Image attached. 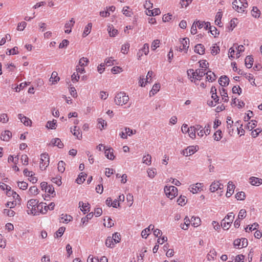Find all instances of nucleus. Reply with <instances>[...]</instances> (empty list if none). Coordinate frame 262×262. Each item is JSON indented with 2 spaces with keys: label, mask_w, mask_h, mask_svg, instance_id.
Masks as SVG:
<instances>
[{
  "label": "nucleus",
  "mask_w": 262,
  "mask_h": 262,
  "mask_svg": "<svg viewBox=\"0 0 262 262\" xmlns=\"http://www.w3.org/2000/svg\"><path fill=\"white\" fill-rule=\"evenodd\" d=\"M44 205L36 199H31L28 202L27 207L31 213H43Z\"/></svg>",
  "instance_id": "nucleus-1"
},
{
  "label": "nucleus",
  "mask_w": 262,
  "mask_h": 262,
  "mask_svg": "<svg viewBox=\"0 0 262 262\" xmlns=\"http://www.w3.org/2000/svg\"><path fill=\"white\" fill-rule=\"evenodd\" d=\"M205 70L198 69L195 71L193 69H189L187 71V74L192 82L196 84V82H199L202 77L205 75Z\"/></svg>",
  "instance_id": "nucleus-2"
},
{
  "label": "nucleus",
  "mask_w": 262,
  "mask_h": 262,
  "mask_svg": "<svg viewBox=\"0 0 262 262\" xmlns=\"http://www.w3.org/2000/svg\"><path fill=\"white\" fill-rule=\"evenodd\" d=\"M129 97L124 92H119L116 93L114 98L115 103L119 106H122L127 103Z\"/></svg>",
  "instance_id": "nucleus-3"
},
{
  "label": "nucleus",
  "mask_w": 262,
  "mask_h": 262,
  "mask_svg": "<svg viewBox=\"0 0 262 262\" xmlns=\"http://www.w3.org/2000/svg\"><path fill=\"white\" fill-rule=\"evenodd\" d=\"M189 48V39L184 38L179 39V45L176 47V50L181 53H187Z\"/></svg>",
  "instance_id": "nucleus-4"
},
{
  "label": "nucleus",
  "mask_w": 262,
  "mask_h": 262,
  "mask_svg": "<svg viewBox=\"0 0 262 262\" xmlns=\"http://www.w3.org/2000/svg\"><path fill=\"white\" fill-rule=\"evenodd\" d=\"M233 8L239 13H243L248 7V3L241 0H234L232 3Z\"/></svg>",
  "instance_id": "nucleus-5"
},
{
  "label": "nucleus",
  "mask_w": 262,
  "mask_h": 262,
  "mask_svg": "<svg viewBox=\"0 0 262 262\" xmlns=\"http://www.w3.org/2000/svg\"><path fill=\"white\" fill-rule=\"evenodd\" d=\"M164 192L167 198L172 200L178 195V189L173 186L166 185L164 187Z\"/></svg>",
  "instance_id": "nucleus-6"
},
{
  "label": "nucleus",
  "mask_w": 262,
  "mask_h": 262,
  "mask_svg": "<svg viewBox=\"0 0 262 262\" xmlns=\"http://www.w3.org/2000/svg\"><path fill=\"white\" fill-rule=\"evenodd\" d=\"M50 163L49 156L47 153L41 154L39 161V168L41 170H45L49 166Z\"/></svg>",
  "instance_id": "nucleus-7"
},
{
  "label": "nucleus",
  "mask_w": 262,
  "mask_h": 262,
  "mask_svg": "<svg viewBox=\"0 0 262 262\" xmlns=\"http://www.w3.org/2000/svg\"><path fill=\"white\" fill-rule=\"evenodd\" d=\"M199 149V147L198 145L189 146L183 150L181 154L186 157L189 156L195 153Z\"/></svg>",
  "instance_id": "nucleus-8"
},
{
  "label": "nucleus",
  "mask_w": 262,
  "mask_h": 262,
  "mask_svg": "<svg viewBox=\"0 0 262 262\" xmlns=\"http://www.w3.org/2000/svg\"><path fill=\"white\" fill-rule=\"evenodd\" d=\"M204 185L201 183H197L194 184L190 185L189 187V190L193 194L199 193L203 190Z\"/></svg>",
  "instance_id": "nucleus-9"
},
{
  "label": "nucleus",
  "mask_w": 262,
  "mask_h": 262,
  "mask_svg": "<svg viewBox=\"0 0 262 262\" xmlns=\"http://www.w3.org/2000/svg\"><path fill=\"white\" fill-rule=\"evenodd\" d=\"M136 133V130H133L129 127H125L124 129L120 133L119 136L122 139H127V136H130L133 135H135Z\"/></svg>",
  "instance_id": "nucleus-10"
},
{
  "label": "nucleus",
  "mask_w": 262,
  "mask_h": 262,
  "mask_svg": "<svg viewBox=\"0 0 262 262\" xmlns=\"http://www.w3.org/2000/svg\"><path fill=\"white\" fill-rule=\"evenodd\" d=\"M233 244L235 247L241 248L248 245V241L246 238L236 239L234 241Z\"/></svg>",
  "instance_id": "nucleus-11"
},
{
  "label": "nucleus",
  "mask_w": 262,
  "mask_h": 262,
  "mask_svg": "<svg viewBox=\"0 0 262 262\" xmlns=\"http://www.w3.org/2000/svg\"><path fill=\"white\" fill-rule=\"evenodd\" d=\"M224 188L223 185L220 181H214L211 183L210 186V190L213 192L217 190L223 189Z\"/></svg>",
  "instance_id": "nucleus-12"
},
{
  "label": "nucleus",
  "mask_w": 262,
  "mask_h": 262,
  "mask_svg": "<svg viewBox=\"0 0 262 262\" xmlns=\"http://www.w3.org/2000/svg\"><path fill=\"white\" fill-rule=\"evenodd\" d=\"M18 118L20 120L21 122L25 125L27 126H30L32 124V121L29 118L21 114L18 115Z\"/></svg>",
  "instance_id": "nucleus-13"
},
{
  "label": "nucleus",
  "mask_w": 262,
  "mask_h": 262,
  "mask_svg": "<svg viewBox=\"0 0 262 262\" xmlns=\"http://www.w3.org/2000/svg\"><path fill=\"white\" fill-rule=\"evenodd\" d=\"M75 24V20L74 18H71V20L67 21L64 25L65 30L64 32L67 34H69L72 31V28Z\"/></svg>",
  "instance_id": "nucleus-14"
},
{
  "label": "nucleus",
  "mask_w": 262,
  "mask_h": 262,
  "mask_svg": "<svg viewBox=\"0 0 262 262\" xmlns=\"http://www.w3.org/2000/svg\"><path fill=\"white\" fill-rule=\"evenodd\" d=\"M79 207L82 212H86L90 211V205L88 202L80 201L79 203Z\"/></svg>",
  "instance_id": "nucleus-15"
},
{
  "label": "nucleus",
  "mask_w": 262,
  "mask_h": 262,
  "mask_svg": "<svg viewBox=\"0 0 262 262\" xmlns=\"http://www.w3.org/2000/svg\"><path fill=\"white\" fill-rule=\"evenodd\" d=\"M71 132L78 140H81L82 138V135L81 132L80 131L79 128H77L76 126H75L73 128H71Z\"/></svg>",
  "instance_id": "nucleus-16"
},
{
  "label": "nucleus",
  "mask_w": 262,
  "mask_h": 262,
  "mask_svg": "<svg viewBox=\"0 0 262 262\" xmlns=\"http://www.w3.org/2000/svg\"><path fill=\"white\" fill-rule=\"evenodd\" d=\"M235 188V186L232 182H229L228 183L227 188V192L226 193V196L227 198L231 196L233 194Z\"/></svg>",
  "instance_id": "nucleus-17"
},
{
  "label": "nucleus",
  "mask_w": 262,
  "mask_h": 262,
  "mask_svg": "<svg viewBox=\"0 0 262 262\" xmlns=\"http://www.w3.org/2000/svg\"><path fill=\"white\" fill-rule=\"evenodd\" d=\"M249 183L253 186H259L262 184V179L251 177L249 179Z\"/></svg>",
  "instance_id": "nucleus-18"
},
{
  "label": "nucleus",
  "mask_w": 262,
  "mask_h": 262,
  "mask_svg": "<svg viewBox=\"0 0 262 262\" xmlns=\"http://www.w3.org/2000/svg\"><path fill=\"white\" fill-rule=\"evenodd\" d=\"M223 16V11L221 9H219L215 15V24L216 25L221 27V19Z\"/></svg>",
  "instance_id": "nucleus-19"
},
{
  "label": "nucleus",
  "mask_w": 262,
  "mask_h": 262,
  "mask_svg": "<svg viewBox=\"0 0 262 262\" xmlns=\"http://www.w3.org/2000/svg\"><path fill=\"white\" fill-rule=\"evenodd\" d=\"M194 52L200 55H204L205 52V48L201 43L197 44L194 47Z\"/></svg>",
  "instance_id": "nucleus-20"
},
{
  "label": "nucleus",
  "mask_w": 262,
  "mask_h": 262,
  "mask_svg": "<svg viewBox=\"0 0 262 262\" xmlns=\"http://www.w3.org/2000/svg\"><path fill=\"white\" fill-rule=\"evenodd\" d=\"M196 124L193 126H191L189 127L188 131L187 132L189 137L192 139H194L196 138Z\"/></svg>",
  "instance_id": "nucleus-21"
},
{
  "label": "nucleus",
  "mask_w": 262,
  "mask_h": 262,
  "mask_svg": "<svg viewBox=\"0 0 262 262\" xmlns=\"http://www.w3.org/2000/svg\"><path fill=\"white\" fill-rule=\"evenodd\" d=\"M12 137V133L9 130H5L1 134V139L5 141H8Z\"/></svg>",
  "instance_id": "nucleus-22"
},
{
  "label": "nucleus",
  "mask_w": 262,
  "mask_h": 262,
  "mask_svg": "<svg viewBox=\"0 0 262 262\" xmlns=\"http://www.w3.org/2000/svg\"><path fill=\"white\" fill-rule=\"evenodd\" d=\"M122 12L128 17H132L133 15V10L129 6H124L122 10Z\"/></svg>",
  "instance_id": "nucleus-23"
},
{
  "label": "nucleus",
  "mask_w": 262,
  "mask_h": 262,
  "mask_svg": "<svg viewBox=\"0 0 262 262\" xmlns=\"http://www.w3.org/2000/svg\"><path fill=\"white\" fill-rule=\"evenodd\" d=\"M73 217L68 214H61V216L59 219V222L63 223H68L72 221Z\"/></svg>",
  "instance_id": "nucleus-24"
},
{
  "label": "nucleus",
  "mask_w": 262,
  "mask_h": 262,
  "mask_svg": "<svg viewBox=\"0 0 262 262\" xmlns=\"http://www.w3.org/2000/svg\"><path fill=\"white\" fill-rule=\"evenodd\" d=\"M233 121L231 117H227V127L228 130L229 134L231 135L233 133V129L232 128Z\"/></svg>",
  "instance_id": "nucleus-25"
},
{
  "label": "nucleus",
  "mask_w": 262,
  "mask_h": 262,
  "mask_svg": "<svg viewBox=\"0 0 262 262\" xmlns=\"http://www.w3.org/2000/svg\"><path fill=\"white\" fill-rule=\"evenodd\" d=\"M114 150L112 148H108L106 149L104 151L105 157L111 160H113L115 159V156L114 155Z\"/></svg>",
  "instance_id": "nucleus-26"
},
{
  "label": "nucleus",
  "mask_w": 262,
  "mask_h": 262,
  "mask_svg": "<svg viewBox=\"0 0 262 262\" xmlns=\"http://www.w3.org/2000/svg\"><path fill=\"white\" fill-rule=\"evenodd\" d=\"M195 23L199 29L204 28L205 30H207L208 27H210V23L208 21L205 22L199 20L195 22Z\"/></svg>",
  "instance_id": "nucleus-27"
},
{
  "label": "nucleus",
  "mask_w": 262,
  "mask_h": 262,
  "mask_svg": "<svg viewBox=\"0 0 262 262\" xmlns=\"http://www.w3.org/2000/svg\"><path fill=\"white\" fill-rule=\"evenodd\" d=\"M92 28V24L91 23H88L84 28L82 36L83 37H85L88 36L91 32Z\"/></svg>",
  "instance_id": "nucleus-28"
},
{
  "label": "nucleus",
  "mask_w": 262,
  "mask_h": 262,
  "mask_svg": "<svg viewBox=\"0 0 262 262\" xmlns=\"http://www.w3.org/2000/svg\"><path fill=\"white\" fill-rule=\"evenodd\" d=\"M59 80L60 78L58 76L57 72L56 71L53 72L50 78V81L52 82V84H55L57 83Z\"/></svg>",
  "instance_id": "nucleus-29"
},
{
  "label": "nucleus",
  "mask_w": 262,
  "mask_h": 262,
  "mask_svg": "<svg viewBox=\"0 0 262 262\" xmlns=\"http://www.w3.org/2000/svg\"><path fill=\"white\" fill-rule=\"evenodd\" d=\"M228 57L231 59L236 58V48L234 45L229 50Z\"/></svg>",
  "instance_id": "nucleus-30"
},
{
  "label": "nucleus",
  "mask_w": 262,
  "mask_h": 262,
  "mask_svg": "<svg viewBox=\"0 0 262 262\" xmlns=\"http://www.w3.org/2000/svg\"><path fill=\"white\" fill-rule=\"evenodd\" d=\"M107 31L110 36L115 37L118 34V30L114 28L112 25H109L107 28Z\"/></svg>",
  "instance_id": "nucleus-31"
},
{
  "label": "nucleus",
  "mask_w": 262,
  "mask_h": 262,
  "mask_svg": "<svg viewBox=\"0 0 262 262\" xmlns=\"http://www.w3.org/2000/svg\"><path fill=\"white\" fill-rule=\"evenodd\" d=\"M38 193L39 190L35 186L30 187L28 191V194L29 196L36 195Z\"/></svg>",
  "instance_id": "nucleus-32"
},
{
  "label": "nucleus",
  "mask_w": 262,
  "mask_h": 262,
  "mask_svg": "<svg viewBox=\"0 0 262 262\" xmlns=\"http://www.w3.org/2000/svg\"><path fill=\"white\" fill-rule=\"evenodd\" d=\"M160 87L161 85L160 83H155L149 92V96H153L157 94L159 91Z\"/></svg>",
  "instance_id": "nucleus-33"
},
{
  "label": "nucleus",
  "mask_w": 262,
  "mask_h": 262,
  "mask_svg": "<svg viewBox=\"0 0 262 262\" xmlns=\"http://www.w3.org/2000/svg\"><path fill=\"white\" fill-rule=\"evenodd\" d=\"M205 74L206 75V81H208L209 82H213L214 80H215L216 77L214 73L212 72L211 71H208L206 73H205Z\"/></svg>",
  "instance_id": "nucleus-34"
},
{
  "label": "nucleus",
  "mask_w": 262,
  "mask_h": 262,
  "mask_svg": "<svg viewBox=\"0 0 262 262\" xmlns=\"http://www.w3.org/2000/svg\"><path fill=\"white\" fill-rule=\"evenodd\" d=\"M219 82L222 86H226L229 84V79L226 76H221Z\"/></svg>",
  "instance_id": "nucleus-35"
},
{
  "label": "nucleus",
  "mask_w": 262,
  "mask_h": 262,
  "mask_svg": "<svg viewBox=\"0 0 262 262\" xmlns=\"http://www.w3.org/2000/svg\"><path fill=\"white\" fill-rule=\"evenodd\" d=\"M104 225L108 228L112 227L114 225V221L108 216H106L104 219Z\"/></svg>",
  "instance_id": "nucleus-36"
},
{
  "label": "nucleus",
  "mask_w": 262,
  "mask_h": 262,
  "mask_svg": "<svg viewBox=\"0 0 262 262\" xmlns=\"http://www.w3.org/2000/svg\"><path fill=\"white\" fill-rule=\"evenodd\" d=\"M245 66L248 68H251L253 64V58L251 56H248L245 60Z\"/></svg>",
  "instance_id": "nucleus-37"
},
{
  "label": "nucleus",
  "mask_w": 262,
  "mask_h": 262,
  "mask_svg": "<svg viewBox=\"0 0 262 262\" xmlns=\"http://www.w3.org/2000/svg\"><path fill=\"white\" fill-rule=\"evenodd\" d=\"M142 163L149 166L151 164V156L149 154L144 156L142 158Z\"/></svg>",
  "instance_id": "nucleus-38"
},
{
  "label": "nucleus",
  "mask_w": 262,
  "mask_h": 262,
  "mask_svg": "<svg viewBox=\"0 0 262 262\" xmlns=\"http://www.w3.org/2000/svg\"><path fill=\"white\" fill-rule=\"evenodd\" d=\"M98 123V127L101 130L105 128V127L107 126V122L105 120L103 119L102 118H99L97 120Z\"/></svg>",
  "instance_id": "nucleus-39"
},
{
  "label": "nucleus",
  "mask_w": 262,
  "mask_h": 262,
  "mask_svg": "<svg viewBox=\"0 0 262 262\" xmlns=\"http://www.w3.org/2000/svg\"><path fill=\"white\" fill-rule=\"evenodd\" d=\"M89 63V60L86 57H82L79 60L78 64L80 67H85Z\"/></svg>",
  "instance_id": "nucleus-40"
},
{
  "label": "nucleus",
  "mask_w": 262,
  "mask_h": 262,
  "mask_svg": "<svg viewBox=\"0 0 262 262\" xmlns=\"http://www.w3.org/2000/svg\"><path fill=\"white\" fill-rule=\"evenodd\" d=\"M196 129L198 136L202 138L205 135L204 127L200 124H196Z\"/></svg>",
  "instance_id": "nucleus-41"
},
{
  "label": "nucleus",
  "mask_w": 262,
  "mask_h": 262,
  "mask_svg": "<svg viewBox=\"0 0 262 262\" xmlns=\"http://www.w3.org/2000/svg\"><path fill=\"white\" fill-rule=\"evenodd\" d=\"M161 13L159 8H155L152 10H148L146 12V14L148 16H156Z\"/></svg>",
  "instance_id": "nucleus-42"
},
{
  "label": "nucleus",
  "mask_w": 262,
  "mask_h": 262,
  "mask_svg": "<svg viewBox=\"0 0 262 262\" xmlns=\"http://www.w3.org/2000/svg\"><path fill=\"white\" fill-rule=\"evenodd\" d=\"M51 143L54 145L57 146L59 148H62L63 146V144L61 140L59 138H54L51 140Z\"/></svg>",
  "instance_id": "nucleus-43"
},
{
  "label": "nucleus",
  "mask_w": 262,
  "mask_h": 262,
  "mask_svg": "<svg viewBox=\"0 0 262 262\" xmlns=\"http://www.w3.org/2000/svg\"><path fill=\"white\" fill-rule=\"evenodd\" d=\"M220 92L223 100L225 102H227L229 100V98L226 90L224 88H222L221 89Z\"/></svg>",
  "instance_id": "nucleus-44"
},
{
  "label": "nucleus",
  "mask_w": 262,
  "mask_h": 262,
  "mask_svg": "<svg viewBox=\"0 0 262 262\" xmlns=\"http://www.w3.org/2000/svg\"><path fill=\"white\" fill-rule=\"evenodd\" d=\"M222 137L223 134L222 131L220 129L216 131L213 135V139L216 141H220Z\"/></svg>",
  "instance_id": "nucleus-45"
},
{
  "label": "nucleus",
  "mask_w": 262,
  "mask_h": 262,
  "mask_svg": "<svg viewBox=\"0 0 262 262\" xmlns=\"http://www.w3.org/2000/svg\"><path fill=\"white\" fill-rule=\"evenodd\" d=\"M130 48V44L128 42H126L122 45L121 48V52L123 54H126L129 51Z\"/></svg>",
  "instance_id": "nucleus-46"
},
{
  "label": "nucleus",
  "mask_w": 262,
  "mask_h": 262,
  "mask_svg": "<svg viewBox=\"0 0 262 262\" xmlns=\"http://www.w3.org/2000/svg\"><path fill=\"white\" fill-rule=\"evenodd\" d=\"M44 205L43 208H44V210L45 212H47L48 211H52L54 209L55 207V204L53 202L51 203L48 205H47L46 203H41Z\"/></svg>",
  "instance_id": "nucleus-47"
},
{
  "label": "nucleus",
  "mask_w": 262,
  "mask_h": 262,
  "mask_svg": "<svg viewBox=\"0 0 262 262\" xmlns=\"http://www.w3.org/2000/svg\"><path fill=\"white\" fill-rule=\"evenodd\" d=\"M234 46L236 48V58H238L241 56V53L244 51L245 47L243 45H234Z\"/></svg>",
  "instance_id": "nucleus-48"
},
{
  "label": "nucleus",
  "mask_w": 262,
  "mask_h": 262,
  "mask_svg": "<svg viewBox=\"0 0 262 262\" xmlns=\"http://www.w3.org/2000/svg\"><path fill=\"white\" fill-rule=\"evenodd\" d=\"M116 244L114 242V239L108 236L105 241V245L109 248H113Z\"/></svg>",
  "instance_id": "nucleus-49"
},
{
  "label": "nucleus",
  "mask_w": 262,
  "mask_h": 262,
  "mask_svg": "<svg viewBox=\"0 0 262 262\" xmlns=\"http://www.w3.org/2000/svg\"><path fill=\"white\" fill-rule=\"evenodd\" d=\"M187 202L186 197L185 196L181 195L177 200L178 204L181 206H184Z\"/></svg>",
  "instance_id": "nucleus-50"
},
{
  "label": "nucleus",
  "mask_w": 262,
  "mask_h": 262,
  "mask_svg": "<svg viewBox=\"0 0 262 262\" xmlns=\"http://www.w3.org/2000/svg\"><path fill=\"white\" fill-rule=\"evenodd\" d=\"M147 172L148 176L151 179L154 178L157 174L156 169L154 168H148L147 170Z\"/></svg>",
  "instance_id": "nucleus-51"
},
{
  "label": "nucleus",
  "mask_w": 262,
  "mask_h": 262,
  "mask_svg": "<svg viewBox=\"0 0 262 262\" xmlns=\"http://www.w3.org/2000/svg\"><path fill=\"white\" fill-rule=\"evenodd\" d=\"M245 77L248 81L251 82L253 85H256L255 83V79L254 76L250 73H246L245 74Z\"/></svg>",
  "instance_id": "nucleus-52"
},
{
  "label": "nucleus",
  "mask_w": 262,
  "mask_h": 262,
  "mask_svg": "<svg viewBox=\"0 0 262 262\" xmlns=\"http://www.w3.org/2000/svg\"><path fill=\"white\" fill-rule=\"evenodd\" d=\"M45 192L49 196L52 195V196H54L55 195V192L54 190V188L52 185H49L48 188L45 191Z\"/></svg>",
  "instance_id": "nucleus-53"
},
{
  "label": "nucleus",
  "mask_w": 262,
  "mask_h": 262,
  "mask_svg": "<svg viewBox=\"0 0 262 262\" xmlns=\"http://www.w3.org/2000/svg\"><path fill=\"white\" fill-rule=\"evenodd\" d=\"M257 126V121L254 120L249 122L247 125V128L249 130H252Z\"/></svg>",
  "instance_id": "nucleus-54"
},
{
  "label": "nucleus",
  "mask_w": 262,
  "mask_h": 262,
  "mask_svg": "<svg viewBox=\"0 0 262 262\" xmlns=\"http://www.w3.org/2000/svg\"><path fill=\"white\" fill-rule=\"evenodd\" d=\"M160 44V40L159 39H155L151 43V48L152 51H155L158 47H159Z\"/></svg>",
  "instance_id": "nucleus-55"
},
{
  "label": "nucleus",
  "mask_w": 262,
  "mask_h": 262,
  "mask_svg": "<svg viewBox=\"0 0 262 262\" xmlns=\"http://www.w3.org/2000/svg\"><path fill=\"white\" fill-rule=\"evenodd\" d=\"M66 163L63 161H60L58 163V170L61 173H63L65 170Z\"/></svg>",
  "instance_id": "nucleus-56"
},
{
  "label": "nucleus",
  "mask_w": 262,
  "mask_h": 262,
  "mask_svg": "<svg viewBox=\"0 0 262 262\" xmlns=\"http://www.w3.org/2000/svg\"><path fill=\"white\" fill-rule=\"evenodd\" d=\"M141 51L144 53L145 55H147L149 52V45L147 43H145L141 49Z\"/></svg>",
  "instance_id": "nucleus-57"
},
{
  "label": "nucleus",
  "mask_w": 262,
  "mask_h": 262,
  "mask_svg": "<svg viewBox=\"0 0 262 262\" xmlns=\"http://www.w3.org/2000/svg\"><path fill=\"white\" fill-rule=\"evenodd\" d=\"M66 230V228L63 227H60L58 230L56 232L54 235V237H61L63 233Z\"/></svg>",
  "instance_id": "nucleus-58"
},
{
  "label": "nucleus",
  "mask_w": 262,
  "mask_h": 262,
  "mask_svg": "<svg viewBox=\"0 0 262 262\" xmlns=\"http://www.w3.org/2000/svg\"><path fill=\"white\" fill-rule=\"evenodd\" d=\"M237 23V18H233L232 19L230 23H229V26L228 27V28L230 30H233V29L236 26Z\"/></svg>",
  "instance_id": "nucleus-59"
},
{
  "label": "nucleus",
  "mask_w": 262,
  "mask_h": 262,
  "mask_svg": "<svg viewBox=\"0 0 262 262\" xmlns=\"http://www.w3.org/2000/svg\"><path fill=\"white\" fill-rule=\"evenodd\" d=\"M46 127L50 129H55L56 127V120H53L52 121H48L47 123Z\"/></svg>",
  "instance_id": "nucleus-60"
},
{
  "label": "nucleus",
  "mask_w": 262,
  "mask_h": 262,
  "mask_svg": "<svg viewBox=\"0 0 262 262\" xmlns=\"http://www.w3.org/2000/svg\"><path fill=\"white\" fill-rule=\"evenodd\" d=\"M111 237L114 239V242L115 244L119 243L121 241V235L120 233L118 232H115L113 234L112 237Z\"/></svg>",
  "instance_id": "nucleus-61"
},
{
  "label": "nucleus",
  "mask_w": 262,
  "mask_h": 262,
  "mask_svg": "<svg viewBox=\"0 0 262 262\" xmlns=\"http://www.w3.org/2000/svg\"><path fill=\"white\" fill-rule=\"evenodd\" d=\"M9 121V118L7 114L3 113L0 115V122L6 123Z\"/></svg>",
  "instance_id": "nucleus-62"
},
{
  "label": "nucleus",
  "mask_w": 262,
  "mask_h": 262,
  "mask_svg": "<svg viewBox=\"0 0 262 262\" xmlns=\"http://www.w3.org/2000/svg\"><path fill=\"white\" fill-rule=\"evenodd\" d=\"M216 256V252L214 249L211 250L207 255L208 259L209 260L214 259Z\"/></svg>",
  "instance_id": "nucleus-63"
},
{
  "label": "nucleus",
  "mask_w": 262,
  "mask_h": 262,
  "mask_svg": "<svg viewBox=\"0 0 262 262\" xmlns=\"http://www.w3.org/2000/svg\"><path fill=\"white\" fill-rule=\"evenodd\" d=\"M28 183L24 181L18 182H17V186L19 188V189L22 190H26L28 188Z\"/></svg>",
  "instance_id": "nucleus-64"
}]
</instances>
